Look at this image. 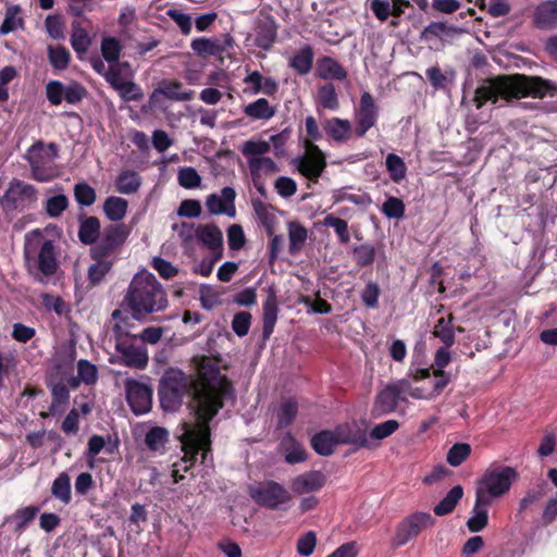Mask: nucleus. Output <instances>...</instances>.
Returning <instances> with one entry per match:
<instances>
[{
    "instance_id": "1",
    "label": "nucleus",
    "mask_w": 557,
    "mask_h": 557,
    "mask_svg": "<svg viewBox=\"0 0 557 557\" xmlns=\"http://www.w3.org/2000/svg\"><path fill=\"white\" fill-rule=\"evenodd\" d=\"M191 364L196 371L195 379L177 369L165 371L159 383L160 405L164 411L175 412L182 407L186 394H189L194 424H208L224 403L234 397V388L221 373L219 360L195 356Z\"/></svg>"
},
{
    "instance_id": "2",
    "label": "nucleus",
    "mask_w": 557,
    "mask_h": 557,
    "mask_svg": "<svg viewBox=\"0 0 557 557\" xmlns=\"http://www.w3.org/2000/svg\"><path fill=\"white\" fill-rule=\"evenodd\" d=\"M557 95V83L541 76L524 74L497 75L485 79L475 90L474 102L481 109L485 101L496 103L499 98L507 102L532 97L543 99Z\"/></svg>"
},
{
    "instance_id": "3",
    "label": "nucleus",
    "mask_w": 557,
    "mask_h": 557,
    "mask_svg": "<svg viewBox=\"0 0 557 557\" xmlns=\"http://www.w3.org/2000/svg\"><path fill=\"white\" fill-rule=\"evenodd\" d=\"M122 306L132 313L136 321H146L153 313L164 311L169 306L166 293L157 280L148 272L136 273L123 297Z\"/></svg>"
},
{
    "instance_id": "4",
    "label": "nucleus",
    "mask_w": 557,
    "mask_h": 557,
    "mask_svg": "<svg viewBox=\"0 0 557 557\" xmlns=\"http://www.w3.org/2000/svg\"><path fill=\"white\" fill-rule=\"evenodd\" d=\"M180 438L184 457L174 463L173 476L175 482L181 481L184 476L181 471L187 472L196 462L198 453L202 450L201 463H205L208 455L211 453L210 426L208 424H191L184 422L182 432L177 435Z\"/></svg>"
},
{
    "instance_id": "5",
    "label": "nucleus",
    "mask_w": 557,
    "mask_h": 557,
    "mask_svg": "<svg viewBox=\"0 0 557 557\" xmlns=\"http://www.w3.org/2000/svg\"><path fill=\"white\" fill-rule=\"evenodd\" d=\"M180 438L184 457L174 463L173 476L175 482L181 481L184 476L181 471L187 472L196 462L198 453L202 450L201 463H205L208 455L211 453L210 426L208 424H191L184 422L182 432L177 435Z\"/></svg>"
},
{
    "instance_id": "6",
    "label": "nucleus",
    "mask_w": 557,
    "mask_h": 557,
    "mask_svg": "<svg viewBox=\"0 0 557 557\" xmlns=\"http://www.w3.org/2000/svg\"><path fill=\"white\" fill-rule=\"evenodd\" d=\"M24 259L27 268H37L35 277L38 282L45 283V278L57 272L58 263L55 246L50 239H45L40 230H33L24 237Z\"/></svg>"
},
{
    "instance_id": "7",
    "label": "nucleus",
    "mask_w": 557,
    "mask_h": 557,
    "mask_svg": "<svg viewBox=\"0 0 557 557\" xmlns=\"http://www.w3.org/2000/svg\"><path fill=\"white\" fill-rule=\"evenodd\" d=\"M111 318L115 321L112 330L116 339L115 350L120 355L119 362L129 368L138 370L145 369L149 361L147 347L144 345H135L126 341V337H132V334H129L127 330L128 318L124 317L121 309H115L111 313Z\"/></svg>"
},
{
    "instance_id": "8",
    "label": "nucleus",
    "mask_w": 557,
    "mask_h": 557,
    "mask_svg": "<svg viewBox=\"0 0 557 557\" xmlns=\"http://www.w3.org/2000/svg\"><path fill=\"white\" fill-rule=\"evenodd\" d=\"M515 468L504 465L491 466L476 482L475 496L481 503H490L506 494L518 479Z\"/></svg>"
},
{
    "instance_id": "9",
    "label": "nucleus",
    "mask_w": 557,
    "mask_h": 557,
    "mask_svg": "<svg viewBox=\"0 0 557 557\" xmlns=\"http://www.w3.org/2000/svg\"><path fill=\"white\" fill-rule=\"evenodd\" d=\"M37 201V188L18 178H13L9 182L8 188L0 198V205L7 213L34 209Z\"/></svg>"
},
{
    "instance_id": "10",
    "label": "nucleus",
    "mask_w": 557,
    "mask_h": 557,
    "mask_svg": "<svg viewBox=\"0 0 557 557\" xmlns=\"http://www.w3.org/2000/svg\"><path fill=\"white\" fill-rule=\"evenodd\" d=\"M128 235L129 231L125 224L113 223L106 226L98 240L90 247V258L114 261Z\"/></svg>"
},
{
    "instance_id": "11",
    "label": "nucleus",
    "mask_w": 557,
    "mask_h": 557,
    "mask_svg": "<svg viewBox=\"0 0 557 557\" xmlns=\"http://www.w3.org/2000/svg\"><path fill=\"white\" fill-rule=\"evenodd\" d=\"M248 493L258 505L273 510L282 508L292 499L290 493L272 480L250 485Z\"/></svg>"
},
{
    "instance_id": "12",
    "label": "nucleus",
    "mask_w": 557,
    "mask_h": 557,
    "mask_svg": "<svg viewBox=\"0 0 557 557\" xmlns=\"http://www.w3.org/2000/svg\"><path fill=\"white\" fill-rule=\"evenodd\" d=\"M305 153L295 158L292 163L301 175L317 183L326 168L325 154L315 144L309 140L305 143Z\"/></svg>"
},
{
    "instance_id": "13",
    "label": "nucleus",
    "mask_w": 557,
    "mask_h": 557,
    "mask_svg": "<svg viewBox=\"0 0 557 557\" xmlns=\"http://www.w3.org/2000/svg\"><path fill=\"white\" fill-rule=\"evenodd\" d=\"M409 389V381L406 379L398 380L388 384L375 397L372 416L381 417L392 413L396 410L400 400L405 401L406 391Z\"/></svg>"
},
{
    "instance_id": "14",
    "label": "nucleus",
    "mask_w": 557,
    "mask_h": 557,
    "mask_svg": "<svg viewBox=\"0 0 557 557\" xmlns=\"http://www.w3.org/2000/svg\"><path fill=\"white\" fill-rule=\"evenodd\" d=\"M379 106L369 91H363L360 96L359 106L355 109V134L357 137H363L369 129L374 127L379 120Z\"/></svg>"
},
{
    "instance_id": "15",
    "label": "nucleus",
    "mask_w": 557,
    "mask_h": 557,
    "mask_svg": "<svg viewBox=\"0 0 557 557\" xmlns=\"http://www.w3.org/2000/svg\"><path fill=\"white\" fill-rule=\"evenodd\" d=\"M125 392L127 403L136 416L147 413L151 409L152 389L148 384L126 379Z\"/></svg>"
},
{
    "instance_id": "16",
    "label": "nucleus",
    "mask_w": 557,
    "mask_h": 557,
    "mask_svg": "<svg viewBox=\"0 0 557 557\" xmlns=\"http://www.w3.org/2000/svg\"><path fill=\"white\" fill-rule=\"evenodd\" d=\"M434 519L426 512H414L404 519L397 527L396 545L403 546L416 537L422 530L433 525Z\"/></svg>"
},
{
    "instance_id": "17",
    "label": "nucleus",
    "mask_w": 557,
    "mask_h": 557,
    "mask_svg": "<svg viewBox=\"0 0 557 557\" xmlns=\"http://www.w3.org/2000/svg\"><path fill=\"white\" fill-rule=\"evenodd\" d=\"M235 197L236 193L233 187H224L221 190V195L210 194L207 196L206 207L210 214H226L233 218L236 213Z\"/></svg>"
},
{
    "instance_id": "18",
    "label": "nucleus",
    "mask_w": 557,
    "mask_h": 557,
    "mask_svg": "<svg viewBox=\"0 0 557 557\" xmlns=\"http://www.w3.org/2000/svg\"><path fill=\"white\" fill-rule=\"evenodd\" d=\"M326 482L321 471H309L294 478L290 487L296 494H306L321 490Z\"/></svg>"
},
{
    "instance_id": "19",
    "label": "nucleus",
    "mask_w": 557,
    "mask_h": 557,
    "mask_svg": "<svg viewBox=\"0 0 557 557\" xmlns=\"http://www.w3.org/2000/svg\"><path fill=\"white\" fill-rule=\"evenodd\" d=\"M78 223L77 236L79 242L84 245L92 246L102 234L100 220L97 216H87L82 213L78 215Z\"/></svg>"
},
{
    "instance_id": "20",
    "label": "nucleus",
    "mask_w": 557,
    "mask_h": 557,
    "mask_svg": "<svg viewBox=\"0 0 557 557\" xmlns=\"http://www.w3.org/2000/svg\"><path fill=\"white\" fill-rule=\"evenodd\" d=\"M158 95H162L174 101H189L194 97V91L183 90V84L176 79H164L160 83L159 87L153 90L150 97L151 100H153Z\"/></svg>"
},
{
    "instance_id": "21",
    "label": "nucleus",
    "mask_w": 557,
    "mask_h": 557,
    "mask_svg": "<svg viewBox=\"0 0 557 557\" xmlns=\"http://www.w3.org/2000/svg\"><path fill=\"white\" fill-rule=\"evenodd\" d=\"M335 435L338 444H350L356 448L369 446L367 432L357 425H339L335 430Z\"/></svg>"
},
{
    "instance_id": "22",
    "label": "nucleus",
    "mask_w": 557,
    "mask_h": 557,
    "mask_svg": "<svg viewBox=\"0 0 557 557\" xmlns=\"http://www.w3.org/2000/svg\"><path fill=\"white\" fill-rule=\"evenodd\" d=\"M277 27L273 20L259 21L255 28V45L263 50H270L276 40Z\"/></svg>"
},
{
    "instance_id": "23",
    "label": "nucleus",
    "mask_w": 557,
    "mask_h": 557,
    "mask_svg": "<svg viewBox=\"0 0 557 557\" xmlns=\"http://www.w3.org/2000/svg\"><path fill=\"white\" fill-rule=\"evenodd\" d=\"M278 307L276 293L273 288L269 289L267 299L263 304V329L262 335L264 339H268L273 331L277 320Z\"/></svg>"
},
{
    "instance_id": "24",
    "label": "nucleus",
    "mask_w": 557,
    "mask_h": 557,
    "mask_svg": "<svg viewBox=\"0 0 557 557\" xmlns=\"http://www.w3.org/2000/svg\"><path fill=\"white\" fill-rule=\"evenodd\" d=\"M534 24L539 28L557 27V0H548L536 7Z\"/></svg>"
},
{
    "instance_id": "25",
    "label": "nucleus",
    "mask_w": 557,
    "mask_h": 557,
    "mask_svg": "<svg viewBox=\"0 0 557 557\" xmlns=\"http://www.w3.org/2000/svg\"><path fill=\"white\" fill-rule=\"evenodd\" d=\"M323 129L336 143H345L350 138L351 123L341 117L326 119L323 122Z\"/></svg>"
},
{
    "instance_id": "26",
    "label": "nucleus",
    "mask_w": 557,
    "mask_h": 557,
    "mask_svg": "<svg viewBox=\"0 0 557 557\" xmlns=\"http://www.w3.org/2000/svg\"><path fill=\"white\" fill-rule=\"evenodd\" d=\"M197 239L211 251L220 250L223 246V234L214 224L198 225Z\"/></svg>"
},
{
    "instance_id": "27",
    "label": "nucleus",
    "mask_w": 557,
    "mask_h": 557,
    "mask_svg": "<svg viewBox=\"0 0 557 557\" xmlns=\"http://www.w3.org/2000/svg\"><path fill=\"white\" fill-rule=\"evenodd\" d=\"M317 72L323 79L344 81L347 78V71L339 62L331 57H323L318 60Z\"/></svg>"
},
{
    "instance_id": "28",
    "label": "nucleus",
    "mask_w": 557,
    "mask_h": 557,
    "mask_svg": "<svg viewBox=\"0 0 557 557\" xmlns=\"http://www.w3.org/2000/svg\"><path fill=\"white\" fill-rule=\"evenodd\" d=\"M243 112L252 120H270L275 115L276 109L265 98H259L245 106Z\"/></svg>"
},
{
    "instance_id": "29",
    "label": "nucleus",
    "mask_w": 557,
    "mask_h": 557,
    "mask_svg": "<svg viewBox=\"0 0 557 557\" xmlns=\"http://www.w3.org/2000/svg\"><path fill=\"white\" fill-rule=\"evenodd\" d=\"M128 202L126 199L116 196L108 197L103 202V212L111 222L122 221L127 212Z\"/></svg>"
},
{
    "instance_id": "30",
    "label": "nucleus",
    "mask_w": 557,
    "mask_h": 557,
    "mask_svg": "<svg viewBox=\"0 0 557 557\" xmlns=\"http://www.w3.org/2000/svg\"><path fill=\"white\" fill-rule=\"evenodd\" d=\"M90 44L91 39L87 30L82 26V22L79 20L73 21L71 45L81 59L87 52Z\"/></svg>"
},
{
    "instance_id": "31",
    "label": "nucleus",
    "mask_w": 557,
    "mask_h": 557,
    "mask_svg": "<svg viewBox=\"0 0 557 557\" xmlns=\"http://www.w3.org/2000/svg\"><path fill=\"white\" fill-rule=\"evenodd\" d=\"M337 444L335 431H322L313 435L311 438L312 448L321 456L332 455Z\"/></svg>"
},
{
    "instance_id": "32",
    "label": "nucleus",
    "mask_w": 557,
    "mask_h": 557,
    "mask_svg": "<svg viewBox=\"0 0 557 557\" xmlns=\"http://www.w3.org/2000/svg\"><path fill=\"white\" fill-rule=\"evenodd\" d=\"M190 47L193 51L202 58L216 57L223 53V48L220 46V39H211L207 37L195 38Z\"/></svg>"
},
{
    "instance_id": "33",
    "label": "nucleus",
    "mask_w": 557,
    "mask_h": 557,
    "mask_svg": "<svg viewBox=\"0 0 557 557\" xmlns=\"http://www.w3.org/2000/svg\"><path fill=\"white\" fill-rule=\"evenodd\" d=\"M287 226L289 240L288 251L290 255H296L302 249L308 238V231L298 222H288Z\"/></svg>"
},
{
    "instance_id": "34",
    "label": "nucleus",
    "mask_w": 557,
    "mask_h": 557,
    "mask_svg": "<svg viewBox=\"0 0 557 557\" xmlns=\"http://www.w3.org/2000/svg\"><path fill=\"white\" fill-rule=\"evenodd\" d=\"M463 496V488L461 485L454 486L447 495L434 507L433 511L436 516H446L450 513L458 502Z\"/></svg>"
},
{
    "instance_id": "35",
    "label": "nucleus",
    "mask_w": 557,
    "mask_h": 557,
    "mask_svg": "<svg viewBox=\"0 0 557 557\" xmlns=\"http://www.w3.org/2000/svg\"><path fill=\"white\" fill-rule=\"evenodd\" d=\"M490 503H481L479 498L475 497L472 516L467 521V527L471 532H480L487 525L488 516L486 507Z\"/></svg>"
},
{
    "instance_id": "36",
    "label": "nucleus",
    "mask_w": 557,
    "mask_h": 557,
    "mask_svg": "<svg viewBox=\"0 0 557 557\" xmlns=\"http://www.w3.org/2000/svg\"><path fill=\"white\" fill-rule=\"evenodd\" d=\"M318 104L331 111L339 109V98L332 83H326L318 88Z\"/></svg>"
},
{
    "instance_id": "37",
    "label": "nucleus",
    "mask_w": 557,
    "mask_h": 557,
    "mask_svg": "<svg viewBox=\"0 0 557 557\" xmlns=\"http://www.w3.org/2000/svg\"><path fill=\"white\" fill-rule=\"evenodd\" d=\"M20 5H9L5 10L4 20L0 26V35H7L24 27V20L21 16Z\"/></svg>"
},
{
    "instance_id": "38",
    "label": "nucleus",
    "mask_w": 557,
    "mask_h": 557,
    "mask_svg": "<svg viewBox=\"0 0 557 557\" xmlns=\"http://www.w3.org/2000/svg\"><path fill=\"white\" fill-rule=\"evenodd\" d=\"M313 64V51L308 45L304 46L292 59L290 66L300 75L308 74Z\"/></svg>"
},
{
    "instance_id": "39",
    "label": "nucleus",
    "mask_w": 557,
    "mask_h": 557,
    "mask_svg": "<svg viewBox=\"0 0 557 557\" xmlns=\"http://www.w3.org/2000/svg\"><path fill=\"white\" fill-rule=\"evenodd\" d=\"M88 268V280L92 286H96L102 282L104 276L111 271L114 261L110 259H92Z\"/></svg>"
},
{
    "instance_id": "40",
    "label": "nucleus",
    "mask_w": 557,
    "mask_h": 557,
    "mask_svg": "<svg viewBox=\"0 0 557 557\" xmlns=\"http://www.w3.org/2000/svg\"><path fill=\"white\" fill-rule=\"evenodd\" d=\"M140 184V176L134 171H124L116 178V189L124 195L136 193Z\"/></svg>"
},
{
    "instance_id": "41",
    "label": "nucleus",
    "mask_w": 557,
    "mask_h": 557,
    "mask_svg": "<svg viewBox=\"0 0 557 557\" xmlns=\"http://www.w3.org/2000/svg\"><path fill=\"white\" fill-rule=\"evenodd\" d=\"M456 33H458V28L455 26H449L443 22H432L421 32L420 38L424 41H430L435 38L451 36Z\"/></svg>"
},
{
    "instance_id": "42",
    "label": "nucleus",
    "mask_w": 557,
    "mask_h": 557,
    "mask_svg": "<svg viewBox=\"0 0 557 557\" xmlns=\"http://www.w3.org/2000/svg\"><path fill=\"white\" fill-rule=\"evenodd\" d=\"M453 320V314H449L447 320L445 318H441L437 320L433 330V335L440 338L446 346H453L455 343Z\"/></svg>"
},
{
    "instance_id": "43",
    "label": "nucleus",
    "mask_w": 557,
    "mask_h": 557,
    "mask_svg": "<svg viewBox=\"0 0 557 557\" xmlns=\"http://www.w3.org/2000/svg\"><path fill=\"white\" fill-rule=\"evenodd\" d=\"M51 493L63 504H69L71 502V481L67 473L63 472L57 476L52 483Z\"/></svg>"
},
{
    "instance_id": "44",
    "label": "nucleus",
    "mask_w": 557,
    "mask_h": 557,
    "mask_svg": "<svg viewBox=\"0 0 557 557\" xmlns=\"http://www.w3.org/2000/svg\"><path fill=\"white\" fill-rule=\"evenodd\" d=\"M252 208L260 224L265 227L269 235H272L275 216L270 212L269 206L259 199H255L252 200Z\"/></svg>"
},
{
    "instance_id": "45",
    "label": "nucleus",
    "mask_w": 557,
    "mask_h": 557,
    "mask_svg": "<svg viewBox=\"0 0 557 557\" xmlns=\"http://www.w3.org/2000/svg\"><path fill=\"white\" fill-rule=\"evenodd\" d=\"M298 412V404L295 399L288 398L281 404L277 424L280 428H286L295 420Z\"/></svg>"
},
{
    "instance_id": "46",
    "label": "nucleus",
    "mask_w": 557,
    "mask_h": 557,
    "mask_svg": "<svg viewBox=\"0 0 557 557\" xmlns=\"http://www.w3.org/2000/svg\"><path fill=\"white\" fill-rule=\"evenodd\" d=\"M385 163L393 182L398 183L406 177L407 166L399 156L388 153Z\"/></svg>"
},
{
    "instance_id": "47",
    "label": "nucleus",
    "mask_w": 557,
    "mask_h": 557,
    "mask_svg": "<svg viewBox=\"0 0 557 557\" xmlns=\"http://www.w3.org/2000/svg\"><path fill=\"white\" fill-rule=\"evenodd\" d=\"M38 507L27 506L16 510L12 516L5 519V522L15 521V532L22 531L30 521L34 520L38 512Z\"/></svg>"
},
{
    "instance_id": "48",
    "label": "nucleus",
    "mask_w": 557,
    "mask_h": 557,
    "mask_svg": "<svg viewBox=\"0 0 557 557\" xmlns=\"http://www.w3.org/2000/svg\"><path fill=\"white\" fill-rule=\"evenodd\" d=\"M73 191L74 198L79 206L90 207L96 201V190L86 182L75 184Z\"/></svg>"
},
{
    "instance_id": "49",
    "label": "nucleus",
    "mask_w": 557,
    "mask_h": 557,
    "mask_svg": "<svg viewBox=\"0 0 557 557\" xmlns=\"http://www.w3.org/2000/svg\"><path fill=\"white\" fill-rule=\"evenodd\" d=\"M248 166L252 175L272 174L280 170L277 164L269 157L250 158L248 159Z\"/></svg>"
},
{
    "instance_id": "50",
    "label": "nucleus",
    "mask_w": 557,
    "mask_h": 557,
    "mask_svg": "<svg viewBox=\"0 0 557 557\" xmlns=\"http://www.w3.org/2000/svg\"><path fill=\"white\" fill-rule=\"evenodd\" d=\"M323 225L332 227L337 234L342 244H348L350 242V234L348 230V223L333 214H329L323 220Z\"/></svg>"
},
{
    "instance_id": "51",
    "label": "nucleus",
    "mask_w": 557,
    "mask_h": 557,
    "mask_svg": "<svg viewBox=\"0 0 557 557\" xmlns=\"http://www.w3.org/2000/svg\"><path fill=\"white\" fill-rule=\"evenodd\" d=\"M169 440V432L161 426L151 428L145 437V443L150 450H159Z\"/></svg>"
},
{
    "instance_id": "52",
    "label": "nucleus",
    "mask_w": 557,
    "mask_h": 557,
    "mask_svg": "<svg viewBox=\"0 0 557 557\" xmlns=\"http://www.w3.org/2000/svg\"><path fill=\"white\" fill-rule=\"evenodd\" d=\"M270 149L271 146L269 141L249 139L244 143L240 151L245 157L250 159L264 157V154L268 153Z\"/></svg>"
},
{
    "instance_id": "53",
    "label": "nucleus",
    "mask_w": 557,
    "mask_h": 557,
    "mask_svg": "<svg viewBox=\"0 0 557 557\" xmlns=\"http://www.w3.org/2000/svg\"><path fill=\"white\" fill-rule=\"evenodd\" d=\"M69 207V198L59 194L47 199L45 210L48 216L59 218Z\"/></svg>"
},
{
    "instance_id": "54",
    "label": "nucleus",
    "mask_w": 557,
    "mask_h": 557,
    "mask_svg": "<svg viewBox=\"0 0 557 557\" xmlns=\"http://www.w3.org/2000/svg\"><path fill=\"white\" fill-rule=\"evenodd\" d=\"M382 213L388 219H401L405 215V203L400 198L387 197L381 208Z\"/></svg>"
},
{
    "instance_id": "55",
    "label": "nucleus",
    "mask_w": 557,
    "mask_h": 557,
    "mask_svg": "<svg viewBox=\"0 0 557 557\" xmlns=\"http://www.w3.org/2000/svg\"><path fill=\"white\" fill-rule=\"evenodd\" d=\"M471 454V446L467 443H457L447 453V462L451 467L460 466Z\"/></svg>"
},
{
    "instance_id": "56",
    "label": "nucleus",
    "mask_w": 557,
    "mask_h": 557,
    "mask_svg": "<svg viewBox=\"0 0 557 557\" xmlns=\"http://www.w3.org/2000/svg\"><path fill=\"white\" fill-rule=\"evenodd\" d=\"M121 49L119 40L114 37H106L101 41L102 57L111 64L119 61Z\"/></svg>"
},
{
    "instance_id": "57",
    "label": "nucleus",
    "mask_w": 557,
    "mask_h": 557,
    "mask_svg": "<svg viewBox=\"0 0 557 557\" xmlns=\"http://www.w3.org/2000/svg\"><path fill=\"white\" fill-rule=\"evenodd\" d=\"M178 184L187 189L197 188L201 184V176L191 166L181 168L177 175Z\"/></svg>"
},
{
    "instance_id": "58",
    "label": "nucleus",
    "mask_w": 557,
    "mask_h": 557,
    "mask_svg": "<svg viewBox=\"0 0 557 557\" xmlns=\"http://www.w3.org/2000/svg\"><path fill=\"white\" fill-rule=\"evenodd\" d=\"M78 379L87 385H94L98 380L97 367L86 359H81L77 362Z\"/></svg>"
},
{
    "instance_id": "59",
    "label": "nucleus",
    "mask_w": 557,
    "mask_h": 557,
    "mask_svg": "<svg viewBox=\"0 0 557 557\" xmlns=\"http://www.w3.org/2000/svg\"><path fill=\"white\" fill-rule=\"evenodd\" d=\"M375 253V248L373 246L362 244L355 247L354 259L359 267H367L373 263Z\"/></svg>"
},
{
    "instance_id": "60",
    "label": "nucleus",
    "mask_w": 557,
    "mask_h": 557,
    "mask_svg": "<svg viewBox=\"0 0 557 557\" xmlns=\"http://www.w3.org/2000/svg\"><path fill=\"white\" fill-rule=\"evenodd\" d=\"M49 61L58 70H64L70 62V52L64 47H49Z\"/></svg>"
},
{
    "instance_id": "61",
    "label": "nucleus",
    "mask_w": 557,
    "mask_h": 557,
    "mask_svg": "<svg viewBox=\"0 0 557 557\" xmlns=\"http://www.w3.org/2000/svg\"><path fill=\"white\" fill-rule=\"evenodd\" d=\"M251 325V314L247 311L237 312L232 320L233 332L243 337L248 334Z\"/></svg>"
},
{
    "instance_id": "62",
    "label": "nucleus",
    "mask_w": 557,
    "mask_h": 557,
    "mask_svg": "<svg viewBox=\"0 0 557 557\" xmlns=\"http://www.w3.org/2000/svg\"><path fill=\"white\" fill-rule=\"evenodd\" d=\"M116 91L124 101H139L144 97L140 87L132 81H125Z\"/></svg>"
},
{
    "instance_id": "63",
    "label": "nucleus",
    "mask_w": 557,
    "mask_h": 557,
    "mask_svg": "<svg viewBox=\"0 0 557 557\" xmlns=\"http://www.w3.org/2000/svg\"><path fill=\"white\" fill-rule=\"evenodd\" d=\"M399 428L397 420H387L375 425L370 432V437L381 441L392 435Z\"/></svg>"
},
{
    "instance_id": "64",
    "label": "nucleus",
    "mask_w": 557,
    "mask_h": 557,
    "mask_svg": "<svg viewBox=\"0 0 557 557\" xmlns=\"http://www.w3.org/2000/svg\"><path fill=\"white\" fill-rule=\"evenodd\" d=\"M292 132L289 128H284L282 132L272 135L269 139L270 145H273L274 154L277 158L285 156V145L289 140Z\"/></svg>"
}]
</instances>
